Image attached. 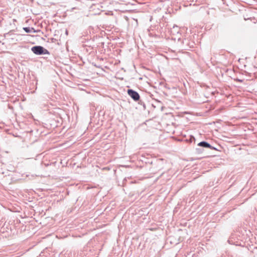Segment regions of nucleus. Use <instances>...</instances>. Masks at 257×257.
<instances>
[{"label":"nucleus","mask_w":257,"mask_h":257,"mask_svg":"<svg viewBox=\"0 0 257 257\" xmlns=\"http://www.w3.org/2000/svg\"><path fill=\"white\" fill-rule=\"evenodd\" d=\"M23 30L26 32V33H31L33 31V32L36 33L37 32V31L35 30V29L33 28H30V27H24L23 28Z\"/></svg>","instance_id":"nucleus-4"},{"label":"nucleus","mask_w":257,"mask_h":257,"mask_svg":"<svg viewBox=\"0 0 257 257\" xmlns=\"http://www.w3.org/2000/svg\"><path fill=\"white\" fill-rule=\"evenodd\" d=\"M196 151L198 154H200L202 152V150L200 148H197Z\"/></svg>","instance_id":"nucleus-5"},{"label":"nucleus","mask_w":257,"mask_h":257,"mask_svg":"<svg viewBox=\"0 0 257 257\" xmlns=\"http://www.w3.org/2000/svg\"><path fill=\"white\" fill-rule=\"evenodd\" d=\"M198 146L203 148H209L211 150H217L215 147H212L210 144L205 141H202L199 143L198 144Z\"/></svg>","instance_id":"nucleus-3"},{"label":"nucleus","mask_w":257,"mask_h":257,"mask_svg":"<svg viewBox=\"0 0 257 257\" xmlns=\"http://www.w3.org/2000/svg\"><path fill=\"white\" fill-rule=\"evenodd\" d=\"M127 94L134 101H138L140 99V96L139 94L136 91L129 89L127 91Z\"/></svg>","instance_id":"nucleus-2"},{"label":"nucleus","mask_w":257,"mask_h":257,"mask_svg":"<svg viewBox=\"0 0 257 257\" xmlns=\"http://www.w3.org/2000/svg\"><path fill=\"white\" fill-rule=\"evenodd\" d=\"M32 51L36 55H40L49 54V51L41 46H35L31 48Z\"/></svg>","instance_id":"nucleus-1"}]
</instances>
